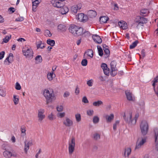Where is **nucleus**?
Segmentation results:
<instances>
[{
	"label": "nucleus",
	"instance_id": "nucleus-1",
	"mask_svg": "<svg viewBox=\"0 0 158 158\" xmlns=\"http://www.w3.org/2000/svg\"><path fill=\"white\" fill-rule=\"evenodd\" d=\"M44 95L46 99L47 104L55 100L56 98L52 89H45L44 92Z\"/></svg>",
	"mask_w": 158,
	"mask_h": 158
},
{
	"label": "nucleus",
	"instance_id": "nucleus-2",
	"mask_svg": "<svg viewBox=\"0 0 158 158\" xmlns=\"http://www.w3.org/2000/svg\"><path fill=\"white\" fill-rule=\"evenodd\" d=\"M147 19L140 16H137L135 20V23L137 24L136 28L138 29L140 26H143L144 24L147 23Z\"/></svg>",
	"mask_w": 158,
	"mask_h": 158
},
{
	"label": "nucleus",
	"instance_id": "nucleus-3",
	"mask_svg": "<svg viewBox=\"0 0 158 158\" xmlns=\"http://www.w3.org/2000/svg\"><path fill=\"white\" fill-rule=\"evenodd\" d=\"M140 127L142 135H146L148 132L149 129L147 122L145 120L142 121L140 124Z\"/></svg>",
	"mask_w": 158,
	"mask_h": 158
},
{
	"label": "nucleus",
	"instance_id": "nucleus-4",
	"mask_svg": "<svg viewBox=\"0 0 158 158\" xmlns=\"http://www.w3.org/2000/svg\"><path fill=\"white\" fill-rule=\"evenodd\" d=\"M75 139L74 137H72L71 141L69 142V152L70 155H71L75 150Z\"/></svg>",
	"mask_w": 158,
	"mask_h": 158
},
{
	"label": "nucleus",
	"instance_id": "nucleus-5",
	"mask_svg": "<svg viewBox=\"0 0 158 158\" xmlns=\"http://www.w3.org/2000/svg\"><path fill=\"white\" fill-rule=\"evenodd\" d=\"M139 114H136L135 115V119H132L131 114L129 113V114L128 119H125V121L129 124L130 125H135L136 123L137 120L139 117Z\"/></svg>",
	"mask_w": 158,
	"mask_h": 158
},
{
	"label": "nucleus",
	"instance_id": "nucleus-6",
	"mask_svg": "<svg viewBox=\"0 0 158 158\" xmlns=\"http://www.w3.org/2000/svg\"><path fill=\"white\" fill-rule=\"evenodd\" d=\"M116 64L117 63L115 61L113 60L110 63V75L112 77L115 76L117 73V72H116L118 70L116 67Z\"/></svg>",
	"mask_w": 158,
	"mask_h": 158
},
{
	"label": "nucleus",
	"instance_id": "nucleus-7",
	"mask_svg": "<svg viewBox=\"0 0 158 158\" xmlns=\"http://www.w3.org/2000/svg\"><path fill=\"white\" fill-rule=\"evenodd\" d=\"M23 54L26 57L32 58L33 57V52L31 48H24L22 50Z\"/></svg>",
	"mask_w": 158,
	"mask_h": 158
},
{
	"label": "nucleus",
	"instance_id": "nucleus-8",
	"mask_svg": "<svg viewBox=\"0 0 158 158\" xmlns=\"http://www.w3.org/2000/svg\"><path fill=\"white\" fill-rule=\"evenodd\" d=\"M76 18L80 21L85 22L88 20V16L86 15H85L83 13H79L76 16Z\"/></svg>",
	"mask_w": 158,
	"mask_h": 158
},
{
	"label": "nucleus",
	"instance_id": "nucleus-9",
	"mask_svg": "<svg viewBox=\"0 0 158 158\" xmlns=\"http://www.w3.org/2000/svg\"><path fill=\"white\" fill-rule=\"evenodd\" d=\"M154 136L156 143V149L158 151V128H155L154 129Z\"/></svg>",
	"mask_w": 158,
	"mask_h": 158
},
{
	"label": "nucleus",
	"instance_id": "nucleus-10",
	"mask_svg": "<svg viewBox=\"0 0 158 158\" xmlns=\"http://www.w3.org/2000/svg\"><path fill=\"white\" fill-rule=\"evenodd\" d=\"M81 8V3L77 4V5H73L71 8V12L73 14L77 13L78 10H80Z\"/></svg>",
	"mask_w": 158,
	"mask_h": 158
},
{
	"label": "nucleus",
	"instance_id": "nucleus-11",
	"mask_svg": "<svg viewBox=\"0 0 158 158\" xmlns=\"http://www.w3.org/2000/svg\"><path fill=\"white\" fill-rule=\"evenodd\" d=\"M63 123L66 127H69L73 125V123L72 120L66 117L65 119L63 121Z\"/></svg>",
	"mask_w": 158,
	"mask_h": 158
},
{
	"label": "nucleus",
	"instance_id": "nucleus-12",
	"mask_svg": "<svg viewBox=\"0 0 158 158\" xmlns=\"http://www.w3.org/2000/svg\"><path fill=\"white\" fill-rule=\"evenodd\" d=\"M44 110L43 109H40L38 110V117L39 118V120L41 121L45 118V115L44 114Z\"/></svg>",
	"mask_w": 158,
	"mask_h": 158
},
{
	"label": "nucleus",
	"instance_id": "nucleus-13",
	"mask_svg": "<svg viewBox=\"0 0 158 158\" xmlns=\"http://www.w3.org/2000/svg\"><path fill=\"white\" fill-rule=\"evenodd\" d=\"M77 29H78V26L72 24L69 28V31L74 35Z\"/></svg>",
	"mask_w": 158,
	"mask_h": 158
},
{
	"label": "nucleus",
	"instance_id": "nucleus-14",
	"mask_svg": "<svg viewBox=\"0 0 158 158\" xmlns=\"http://www.w3.org/2000/svg\"><path fill=\"white\" fill-rule=\"evenodd\" d=\"M58 31L60 32H65L67 29L66 25L64 24H60L57 27Z\"/></svg>",
	"mask_w": 158,
	"mask_h": 158
},
{
	"label": "nucleus",
	"instance_id": "nucleus-15",
	"mask_svg": "<svg viewBox=\"0 0 158 158\" xmlns=\"http://www.w3.org/2000/svg\"><path fill=\"white\" fill-rule=\"evenodd\" d=\"M146 137H144L142 138L141 141H140L139 143H137L135 147V149H139L146 142Z\"/></svg>",
	"mask_w": 158,
	"mask_h": 158
},
{
	"label": "nucleus",
	"instance_id": "nucleus-16",
	"mask_svg": "<svg viewBox=\"0 0 158 158\" xmlns=\"http://www.w3.org/2000/svg\"><path fill=\"white\" fill-rule=\"evenodd\" d=\"M92 38L94 41L98 44H100L102 42L101 38L98 35H93Z\"/></svg>",
	"mask_w": 158,
	"mask_h": 158
},
{
	"label": "nucleus",
	"instance_id": "nucleus-17",
	"mask_svg": "<svg viewBox=\"0 0 158 158\" xmlns=\"http://www.w3.org/2000/svg\"><path fill=\"white\" fill-rule=\"evenodd\" d=\"M13 55L12 53H10L9 54V56L5 60L4 62L5 63L7 61L8 62V63L7 64V65H9L10 63H11V62L13 61Z\"/></svg>",
	"mask_w": 158,
	"mask_h": 158
},
{
	"label": "nucleus",
	"instance_id": "nucleus-18",
	"mask_svg": "<svg viewBox=\"0 0 158 158\" xmlns=\"http://www.w3.org/2000/svg\"><path fill=\"white\" fill-rule=\"evenodd\" d=\"M1 148L5 151L9 150L11 148L10 145L7 142L3 143L1 146Z\"/></svg>",
	"mask_w": 158,
	"mask_h": 158
},
{
	"label": "nucleus",
	"instance_id": "nucleus-19",
	"mask_svg": "<svg viewBox=\"0 0 158 158\" xmlns=\"http://www.w3.org/2000/svg\"><path fill=\"white\" fill-rule=\"evenodd\" d=\"M125 94L127 100L131 101H133L134 100V98L133 97L132 94L129 90L126 91Z\"/></svg>",
	"mask_w": 158,
	"mask_h": 158
},
{
	"label": "nucleus",
	"instance_id": "nucleus-20",
	"mask_svg": "<svg viewBox=\"0 0 158 158\" xmlns=\"http://www.w3.org/2000/svg\"><path fill=\"white\" fill-rule=\"evenodd\" d=\"M88 17L90 18H94L97 15L96 12L94 10H89L88 11Z\"/></svg>",
	"mask_w": 158,
	"mask_h": 158
},
{
	"label": "nucleus",
	"instance_id": "nucleus-21",
	"mask_svg": "<svg viewBox=\"0 0 158 158\" xmlns=\"http://www.w3.org/2000/svg\"><path fill=\"white\" fill-rule=\"evenodd\" d=\"M83 29L81 27H78V29H77L76 32L74 36H80L83 34Z\"/></svg>",
	"mask_w": 158,
	"mask_h": 158
},
{
	"label": "nucleus",
	"instance_id": "nucleus-22",
	"mask_svg": "<svg viewBox=\"0 0 158 158\" xmlns=\"http://www.w3.org/2000/svg\"><path fill=\"white\" fill-rule=\"evenodd\" d=\"M103 49L104 50L105 54L106 55L107 57L109 56L110 54V51L108 49V47L106 44H104L103 45Z\"/></svg>",
	"mask_w": 158,
	"mask_h": 158
},
{
	"label": "nucleus",
	"instance_id": "nucleus-23",
	"mask_svg": "<svg viewBox=\"0 0 158 158\" xmlns=\"http://www.w3.org/2000/svg\"><path fill=\"white\" fill-rule=\"evenodd\" d=\"M3 155L6 158H10L11 157V152L9 150L5 151L3 152Z\"/></svg>",
	"mask_w": 158,
	"mask_h": 158
},
{
	"label": "nucleus",
	"instance_id": "nucleus-24",
	"mask_svg": "<svg viewBox=\"0 0 158 158\" xmlns=\"http://www.w3.org/2000/svg\"><path fill=\"white\" fill-rule=\"evenodd\" d=\"M69 11L68 7L66 6H63L61 7L60 12L62 15L65 14L67 13Z\"/></svg>",
	"mask_w": 158,
	"mask_h": 158
},
{
	"label": "nucleus",
	"instance_id": "nucleus-25",
	"mask_svg": "<svg viewBox=\"0 0 158 158\" xmlns=\"http://www.w3.org/2000/svg\"><path fill=\"white\" fill-rule=\"evenodd\" d=\"M119 26L123 29H126L127 28V24L124 22L120 21L118 23Z\"/></svg>",
	"mask_w": 158,
	"mask_h": 158
},
{
	"label": "nucleus",
	"instance_id": "nucleus-26",
	"mask_svg": "<svg viewBox=\"0 0 158 158\" xmlns=\"http://www.w3.org/2000/svg\"><path fill=\"white\" fill-rule=\"evenodd\" d=\"M114 115L113 114H112L110 115H106L105 116V118L107 122H110L111 121L114 119Z\"/></svg>",
	"mask_w": 158,
	"mask_h": 158
},
{
	"label": "nucleus",
	"instance_id": "nucleus-27",
	"mask_svg": "<svg viewBox=\"0 0 158 158\" xmlns=\"http://www.w3.org/2000/svg\"><path fill=\"white\" fill-rule=\"evenodd\" d=\"M108 20V18L106 16L101 17L100 18V21L101 23H106Z\"/></svg>",
	"mask_w": 158,
	"mask_h": 158
},
{
	"label": "nucleus",
	"instance_id": "nucleus-28",
	"mask_svg": "<svg viewBox=\"0 0 158 158\" xmlns=\"http://www.w3.org/2000/svg\"><path fill=\"white\" fill-rule=\"evenodd\" d=\"M131 152V149L130 148H127L125 149L124 152V156H126V154L127 153V156L128 157L130 154Z\"/></svg>",
	"mask_w": 158,
	"mask_h": 158
},
{
	"label": "nucleus",
	"instance_id": "nucleus-29",
	"mask_svg": "<svg viewBox=\"0 0 158 158\" xmlns=\"http://www.w3.org/2000/svg\"><path fill=\"white\" fill-rule=\"evenodd\" d=\"M11 35H9L7 36H6V37L3 38V41L2 43L3 44L4 43H7L11 38Z\"/></svg>",
	"mask_w": 158,
	"mask_h": 158
},
{
	"label": "nucleus",
	"instance_id": "nucleus-30",
	"mask_svg": "<svg viewBox=\"0 0 158 158\" xmlns=\"http://www.w3.org/2000/svg\"><path fill=\"white\" fill-rule=\"evenodd\" d=\"M47 43L51 46H54L55 44V41L54 40L48 39L47 41Z\"/></svg>",
	"mask_w": 158,
	"mask_h": 158
},
{
	"label": "nucleus",
	"instance_id": "nucleus-31",
	"mask_svg": "<svg viewBox=\"0 0 158 158\" xmlns=\"http://www.w3.org/2000/svg\"><path fill=\"white\" fill-rule=\"evenodd\" d=\"M87 55L88 56L90 57L91 58L93 57L94 54L93 50L91 49H88L86 52Z\"/></svg>",
	"mask_w": 158,
	"mask_h": 158
},
{
	"label": "nucleus",
	"instance_id": "nucleus-32",
	"mask_svg": "<svg viewBox=\"0 0 158 158\" xmlns=\"http://www.w3.org/2000/svg\"><path fill=\"white\" fill-rule=\"evenodd\" d=\"M19 101V96L14 95L13 96V101L15 105H16L18 103Z\"/></svg>",
	"mask_w": 158,
	"mask_h": 158
},
{
	"label": "nucleus",
	"instance_id": "nucleus-33",
	"mask_svg": "<svg viewBox=\"0 0 158 158\" xmlns=\"http://www.w3.org/2000/svg\"><path fill=\"white\" fill-rule=\"evenodd\" d=\"M138 43L139 41L138 40L135 41L130 46V49H132L135 48L137 46Z\"/></svg>",
	"mask_w": 158,
	"mask_h": 158
},
{
	"label": "nucleus",
	"instance_id": "nucleus-34",
	"mask_svg": "<svg viewBox=\"0 0 158 158\" xmlns=\"http://www.w3.org/2000/svg\"><path fill=\"white\" fill-rule=\"evenodd\" d=\"M97 48L98 50L99 55L100 56H102L103 54V52L102 48L100 46H98Z\"/></svg>",
	"mask_w": 158,
	"mask_h": 158
},
{
	"label": "nucleus",
	"instance_id": "nucleus-35",
	"mask_svg": "<svg viewBox=\"0 0 158 158\" xmlns=\"http://www.w3.org/2000/svg\"><path fill=\"white\" fill-rule=\"evenodd\" d=\"M56 117L52 113L48 114V118L50 120H53L56 119Z\"/></svg>",
	"mask_w": 158,
	"mask_h": 158
},
{
	"label": "nucleus",
	"instance_id": "nucleus-36",
	"mask_svg": "<svg viewBox=\"0 0 158 158\" xmlns=\"http://www.w3.org/2000/svg\"><path fill=\"white\" fill-rule=\"evenodd\" d=\"M35 59L37 63H41L42 61V58L41 56L40 55H38L36 56Z\"/></svg>",
	"mask_w": 158,
	"mask_h": 158
},
{
	"label": "nucleus",
	"instance_id": "nucleus-37",
	"mask_svg": "<svg viewBox=\"0 0 158 158\" xmlns=\"http://www.w3.org/2000/svg\"><path fill=\"white\" fill-rule=\"evenodd\" d=\"M102 104L103 102L102 101L99 100L97 102H94L93 103V105L94 106H98Z\"/></svg>",
	"mask_w": 158,
	"mask_h": 158
},
{
	"label": "nucleus",
	"instance_id": "nucleus-38",
	"mask_svg": "<svg viewBox=\"0 0 158 158\" xmlns=\"http://www.w3.org/2000/svg\"><path fill=\"white\" fill-rule=\"evenodd\" d=\"M54 73V72H52L51 73H48L47 75V77L49 80L50 81L52 80L53 77V74Z\"/></svg>",
	"mask_w": 158,
	"mask_h": 158
},
{
	"label": "nucleus",
	"instance_id": "nucleus-39",
	"mask_svg": "<svg viewBox=\"0 0 158 158\" xmlns=\"http://www.w3.org/2000/svg\"><path fill=\"white\" fill-rule=\"evenodd\" d=\"M93 138L95 140L99 139L100 138V135L97 133H94L93 135Z\"/></svg>",
	"mask_w": 158,
	"mask_h": 158
},
{
	"label": "nucleus",
	"instance_id": "nucleus-40",
	"mask_svg": "<svg viewBox=\"0 0 158 158\" xmlns=\"http://www.w3.org/2000/svg\"><path fill=\"white\" fill-rule=\"evenodd\" d=\"M6 93L5 90L2 88H0V95L2 97H4L6 96Z\"/></svg>",
	"mask_w": 158,
	"mask_h": 158
},
{
	"label": "nucleus",
	"instance_id": "nucleus-41",
	"mask_svg": "<svg viewBox=\"0 0 158 158\" xmlns=\"http://www.w3.org/2000/svg\"><path fill=\"white\" fill-rule=\"evenodd\" d=\"M21 133L22 134V135L24 136L26 134V130L25 127L24 126H22L21 127Z\"/></svg>",
	"mask_w": 158,
	"mask_h": 158
},
{
	"label": "nucleus",
	"instance_id": "nucleus-42",
	"mask_svg": "<svg viewBox=\"0 0 158 158\" xmlns=\"http://www.w3.org/2000/svg\"><path fill=\"white\" fill-rule=\"evenodd\" d=\"M99 120V118L97 116H94L93 118V122L96 124L98 123Z\"/></svg>",
	"mask_w": 158,
	"mask_h": 158
},
{
	"label": "nucleus",
	"instance_id": "nucleus-43",
	"mask_svg": "<svg viewBox=\"0 0 158 158\" xmlns=\"http://www.w3.org/2000/svg\"><path fill=\"white\" fill-rule=\"evenodd\" d=\"M45 35L47 36L51 37L52 35V34L50 31L48 30H46L44 31Z\"/></svg>",
	"mask_w": 158,
	"mask_h": 158
},
{
	"label": "nucleus",
	"instance_id": "nucleus-44",
	"mask_svg": "<svg viewBox=\"0 0 158 158\" xmlns=\"http://www.w3.org/2000/svg\"><path fill=\"white\" fill-rule=\"evenodd\" d=\"M75 118L76 121L77 122H79L81 121V116L80 114H77L75 115Z\"/></svg>",
	"mask_w": 158,
	"mask_h": 158
},
{
	"label": "nucleus",
	"instance_id": "nucleus-45",
	"mask_svg": "<svg viewBox=\"0 0 158 158\" xmlns=\"http://www.w3.org/2000/svg\"><path fill=\"white\" fill-rule=\"evenodd\" d=\"M24 143L25 146L24 148V150L25 152L26 153L27 152V150L29 148V144H27V141H25L24 142Z\"/></svg>",
	"mask_w": 158,
	"mask_h": 158
},
{
	"label": "nucleus",
	"instance_id": "nucleus-46",
	"mask_svg": "<svg viewBox=\"0 0 158 158\" xmlns=\"http://www.w3.org/2000/svg\"><path fill=\"white\" fill-rule=\"evenodd\" d=\"M104 74L107 76L109 75V73L110 71L109 68L107 67V68L105 70H103Z\"/></svg>",
	"mask_w": 158,
	"mask_h": 158
},
{
	"label": "nucleus",
	"instance_id": "nucleus-47",
	"mask_svg": "<svg viewBox=\"0 0 158 158\" xmlns=\"http://www.w3.org/2000/svg\"><path fill=\"white\" fill-rule=\"evenodd\" d=\"M63 6V4L62 3H61V2H59V1L57 2L56 5L55 6V7H56L57 8H61Z\"/></svg>",
	"mask_w": 158,
	"mask_h": 158
},
{
	"label": "nucleus",
	"instance_id": "nucleus-48",
	"mask_svg": "<svg viewBox=\"0 0 158 158\" xmlns=\"http://www.w3.org/2000/svg\"><path fill=\"white\" fill-rule=\"evenodd\" d=\"M87 60L86 59H83L81 62V64L83 66H86L87 64Z\"/></svg>",
	"mask_w": 158,
	"mask_h": 158
},
{
	"label": "nucleus",
	"instance_id": "nucleus-49",
	"mask_svg": "<svg viewBox=\"0 0 158 158\" xmlns=\"http://www.w3.org/2000/svg\"><path fill=\"white\" fill-rule=\"evenodd\" d=\"M56 109L58 111H62L63 109V107L62 105L58 106L56 107Z\"/></svg>",
	"mask_w": 158,
	"mask_h": 158
},
{
	"label": "nucleus",
	"instance_id": "nucleus-50",
	"mask_svg": "<svg viewBox=\"0 0 158 158\" xmlns=\"http://www.w3.org/2000/svg\"><path fill=\"white\" fill-rule=\"evenodd\" d=\"M94 113V111L93 110H88L87 111V114L89 116H92V115Z\"/></svg>",
	"mask_w": 158,
	"mask_h": 158
},
{
	"label": "nucleus",
	"instance_id": "nucleus-51",
	"mask_svg": "<svg viewBox=\"0 0 158 158\" xmlns=\"http://www.w3.org/2000/svg\"><path fill=\"white\" fill-rule=\"evenodd\" d=\"M82 102L85 104L89 103V101L86 96H84L82 98Z\"/></svg>",
	"mask_w": 158,
	"mask_h": 158
},
{
	"label": "nucleus",
	"instance_id": "nucleus-52",
	"mask_svg": "<svg viewBox=\"0 0 158 158\" xmlns=\"http://www.w3.org/2000/svg\"><path fill=\"white\" fill-rule=\"evenodd\" d=\"M15 89L18 90H19L21 89V86L18 82H16L15 84Z\"/></svg>",
	"mask_w": 158,
	"mask_h": 158
},
{
	"label": "nucleus",
	"instance_id": "nucleus-53",
	"mask_svg": "<svg viewBox=\"0 0 158 158\" xmlns=\"http://www.w3.org/2000/svg\"><path fill=\"white\" fill-rule=\"evenodd\" d=\"M101 67L103 70L106 69L107 68V65L105 63H102L101 65Z\"/></svg>",
	"mask_w": 158,
	"mask_h": 158
},
{
	"label": "nucleus",
	"instance_id": "nucleus-54",
	"mask_svg": "<svg viewBox=\"0 0 158 158\" xmlns=\"http://www.w3.org/2000/svg\"><path fill=\"white\" fill-rule=\"evenodd\" d=\"M119 123V121L117 120L116 121L115 123L113 125V129L114 130H116V129L117 124H118Z\"/></svg>",
	"mask_w": 158,
	"mask_h": 158
},
{
	"label": "nucleus",
	"instance_id": "nucleus-55",
	"mask_svg": "<svg viewBox=\"0 0 158 158\" xmlns=\"http://www.w3.org/2000/svg\"><path fill=\"white\" fill-rule=\"evenodd\" d=\"M32 3L33 5L38 6L39 4H40L38 3L37 0H32Z\"/></svg>",
	"mask_w": 158,
	"mask_h": 158
},
{
	"label": "nucleus",
	"instance_id": "nucleus-56",
	"mask_svg": "<svg viewBox=\"0 0 158 158\" xmlns=\"http://www.w3.org/2000/svg\"><path fill=\"white\" fill-rule=\"evenodd\" d=\"M65 113L64 112L59 113L58 114L57 116L60 118H62L64 116Z\"/></svg>",
	"mask_w": 158,
	"mask_h": 158
},
{
	"label": "nucleus",
	"instance_id": "nucleus-57",
	"mask_svg": "<svg viewBox=\"0 0 158 158\" xmlns=\"http://www.w3.org/2000/svg\"><path fill=\"white\" fill-rule=\"evenodd\" d=\"M85 36H89L90 35V33L89 31H84L83 32V34Z\"/></svg>",
	"mask_w": 158,
	"mask_h": 158
},
{
	"label": "nucleus",
	"instance_id": "nucleus-58",
	"mask_svg": "<svg viewBox=\"0 0 158 158\" xmlns=\"http://www.w3.org/2000/svg\"><path fill=\"white\" fill-rule=\"evenodd\" d=\"M58 1V0H52L51 1V3L52 4L53 6H55Z\"/></svg>",
	"mask_w": 158,
	"mask_h": 158
},
{
	"label": "nucleus",
	"instance_id": "nucleus-59",
	"mask_svg": "<svg viewBox=\"0 0 158 158\" xmlns=\"http://www.w3.org/2000/svg\"><path fill=\"white\" fill-rule=\"evenodd\" d=\"M5 52L4 51H2L0 52V60L2 59L4 57Z\"/></svg>",
	"mask_w": 158,
	"mask_h": 158
},
{
	"label": "nucleus",
	"instance_id": "nucleus-60",
	"mask_svg": "<svg viewBox=\"0 0 158 158\" xmlns=\"http://www.w3.org/2000/svg\"><path fill=\"white\" fill-rule=\"evenodd\" d=\"M87 84L89 86H91L93 85V82L92 80H90L88 81L87 82Z\"/></svg>",
	"mask_w": 158,
	"mask_h": 158
},
{
	"label": "nucleus",
	"instance_id": "nucleus-61",
	"mask_svg": "<svg viewBox=\"0 0 158 158\" xmlns=\"http://www.w3.org/2000/svg\"><path fill=\"white\" fill-rule=\"evenodd\" d=\"M42 41H40L39 42H38L36 43V45H37V49L39 48L41 46V44H42Z\"/></svg>",
	"mask_w": 158,
	"mask_h": 158
},
{
	"label": "nucleus",
	"instance_id": "nucleus-62",
	"mask_svg": "<svg viewBox=\"0 0 158 158\" xmlns=\"http://www.w3.org/2000/svg\"><path fill=\"white\" fill-rule=\"evenodd\" d=\"M141 54L142 56V58H143L145 56V51L144 49H143L142 50L141 52Z\"/></svg>",
	"mask_w": 158,
	"mask_h": 158
},
{
	"label": "nucleus",
	"instance_id": "nucleus-63",
	"mask_svg": "<svg viewBox=\"0 0 158 158\" xmlns=\"http://www.w3.org/2000/svg\"><path fill=\"white\" fill-rule=\"evenodd\" d=\"M80 93V90L79 88L78 87V86H77L76 87L75 93L76 95H78Z\"/></svg>",
	"mask_w": 158,
	"mask_h": 158
},
{
	"label": "nucleus",
	"instance_id": "nucleus-64",
	"mask_svg": "<svg viewBox=\"0 0 158 158\" xmlns=\"http://www.w3.org/2000/svg\"><path fill=\"white\" fill-rule=\"evenodd\" d=\"M24 20V18L23 17H20L16 19L15 20V21L17 22H20L23 21Z\"/></svg>",
	"mask_w": 158,
	"mask_h": 158
}]
</instances>
